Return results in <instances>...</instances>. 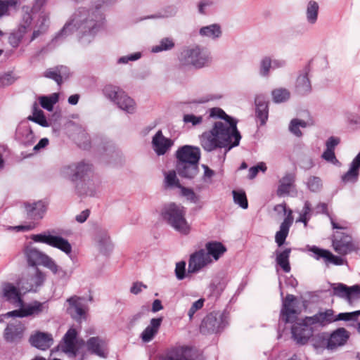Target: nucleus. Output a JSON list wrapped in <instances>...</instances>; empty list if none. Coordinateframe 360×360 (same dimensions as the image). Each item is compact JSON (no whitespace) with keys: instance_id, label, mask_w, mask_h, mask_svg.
<instances>
[{"instance_id":"f257e3e1","label":"nucleus","mask_w":360,"mask_h":360,"mask_svg":"<svg viewBox=\"0 0 360 360\" xmlns=\"http://www.w3.org/2000/svg\"><path fill=\"white\" fill-rule=\"evenodd\" d=\"M210 117L221 118L223 121L215 122L212 129L205 131L200 136L202 148L211 152L222 148H228V150H230L238 146L241 136L237 129V121L218 108L211 109Z\"/></svg>"},{"instance_id":"f03ea898","label":"nucleus","mask_w":360,"mask_h":360,"mask_svg":"<svg viewBox=\"0 0 360 360\" xmlns=\"http://www.w3.org/2000/svg\"><path fill=\"white\" fill-rule=\"evenodd\" d=\"M103 20L104 18L98 11V6L94 10L79 8L57 34L54 40L57 41L77 31L79 42L84 45L88 44L92 41L100 30Z\"/></svg>"},{"instance_id":"7ed1b4c3","label":"nucleus","mask_w":360,"mask_h":360,"mask_svg":"<svg viewBox=\"0 0 360 360\" xmlns=\"http://www.w3.org/2000/svg\"><path fill=\"white\" fill-rule=\"evenodd\" d=\"M177 160L176 169L183 178L193 179L198 173L200 150L198 147L185 145L176 152Z\"/></svg>"},{"instance_id":"20e7f679","label":"nucleus","mask_w":360,"mask_h":360,"mask_svg":"<svg viewBox=\"0 0 360 360\" xmlns=\"http://www.w3.org/2000/svg\"><path fill=\"white\" fill-rule=\"evenodd\" d=\"M162 216L175 231L184 235L189 233L191 227L185 217L186 209L182 205L173 202L165 205Z\"/></svg>"},{"instance_id":"39448f33","label":"nucleus","mask_w":360,"mask_h":360,"mask_svg":"<svg viewBox=\"0 0 360 360\" xmlns=\"http://www.w3.org/2000/svg\"><path fill=\"white\" fill-rule=\"evenodd\" d=\"M92 165L84 162L72 163L62 167L60 170L61 175L72 182L77 183L75 187L79 195H92V192H89L80 186V183L77 181H85L86 176H88L91 172Z\"/></svg>"},{"instance_id":"423d86ee","label":"nucleus","mask_w":360,"mask_h":360,"mask_svg":"<svg viewBox=\"0 0 360 360\" xmlns=\"http://www.w3.org/2000/svg\"><path fill=\"white\" fill-rule=\"evenodd\" d=\"M210 60L209 51L199 46L184 50L180 56V62L182 65H191L195 68L207 66Z\"/></svg>"},{"instance_id":"0eeeda50","label":"nucleus","mask_w":360,"mask_h":360,"mask_svg":"<svg viewBox=\"0 0 360 360\" xmlns=\"http://www.w3.org/2000/svg\"><path fill=\"white\" fill-rule=\"evenodd\" d=\"M103 92L106 98L113 101L119 108L127 113H134L136 110V103L134 101L130 98L120 87L106 85L103 89Z\"/></svg>"},{"instance_id":"6e6552de","label":"nucleus","mask_w":360,"mask_h":360,"mask_svg":"<svg viewBox=\"0 0 360 360\" xmlns=\"http://www.w3.org/2000/svg\"><path fill=\"white\" fill-rule=\"evenodd\" d=\"M25 255L29 264L32 266L41 264L49 269L54 274L64 275V271L56 264L55 261L47 255L34 248H28Z\"/></svg>"},{"instance_id":"1a4fd4ad","label":"nucleus","mask_w":360,"mask_h":360,"mask_svg":"<svg viewBox=\"0 0 360 360\" xmlns=\"http://www.w3.org/2000/svg\"><path fill=\"white\" fill-rule=\"evenodd\" d=\"M228 325V316L224 313L211 312L202 321L200 333L205 335L221 332Z\"/></svg>"},{"instance_id":"9d476101","label":"nucleus","mask_w":360,"mask_h":360,"mask_svg":"<svg viewBox=\"0 0 360 360\" xmlns=\"http://www.w3.org/2000/svg\"><path fill=\"white\" fill-rule=\"evenodd\" d=\"M31 239L36 243H45L59 249L67 255H70L72 252V246L67 239L59 236L51 234L50 232L32 235Z\"/></svg>"},{"instance_id":"9b49d317","label":"nucleus","mask_w":360,"mask_h":360,"mask_svg":"<svg viewBox=\"0 0 360 360\" xmlns=\"http://www.w3.org/2000/svg\"><path fill=\"white\" fill-rule=\"evenodd\" d=\"M306 317L302 322L295 323L291 327L292 339L299 345H305L313 337L314 328Z\"/></svg>"},{"instance_id":"f8f14e48","label":"nucleus","mask_w":360,"mask_h":360,"mask_svg":"<svg viewBox=\"0 0 360 360\" xmlns=\"http://www.w3.org/2000/svg\"><path fill=\"white\" fill-rule=\"evenodd\" d=\"M308 250L311 252V257L318 261H322L326 266L330 264L341 266L346 263V260L341 257L333 255L330 250L319 248L316 245L308 246Z\"/></svg>"},{"instance_id":"ddd939ff","label":"nucleus","mask_w":360,"mask_h":360,"mask_svg":"<svg viewBox=\"0 0 360 360\" xmlns=\"http://www.w3.org/2000/svg\"><path fill=\"white\" fill-rule=\"evenodd\" d=\"M332 245L334 250L341 255H348L357 249L351 236L338 231L333 236Z\"/></svg>"},{"instance_id":"4468645a","label":"nucleus","mask_w":360,"mask_h":360,"mask_svg":"<svg viewBox=\"0 0 360 360\" xmlns=\"http://www.w3.org/2000/svg\"><path fill=\"white\" fill-rule=\"evenodd\" d=\"M212 262V259L206 254L205 250L195 251L190 255L188 274H196Z\"/></svg>"},{"instance_id":"2eb2a0df","label":"nucleus","mask_w":360,"mask_h":360,"mask_svg":"<svg viewBox=\"0 0 360 360\" xmlns=\"http://www.w3.org/2000/svg\"><path fill=\"white\" fill-rule=\"evenodd\" d=\"M26 327L21 322L8 323L4 331V338L9 343H19L24 337Z\"/></svg>"},{"instance_id":"dca6fc26","label":"nucleus","mask_w":360,"mask_h":360,"mask_svg":"<svg viewBox=\"0 0 360 360\" xmlns=\"http://www.w3.org/2000/svg\"><path fill=\"white\" fill-rule=\"evenodd\" d=\"M332 290L334 295L345 298L349 303L352 302V299L360 298V285H359L348 287L343 283H335L332 285Z\"/></svg>"},{"instance_id":"f3484780","label":"nucleus","mask_w":360,"mask_h":360,"mask_svg":"<svg viewBox=\"0 0 360 360\" xmlns=\"http://www.w3.org/2000/svg\"><path fill=\"white\" fill-rule=\"evenodd\" d=\"M30 344L40 350H46L53 344V338L51 333L35 331L29 338Z\"/></svg>"},{"instance_id":"a211bd4d","label":"nucleus","mask_w":360,"mask_h":360,"mask_svg":"<svg viewBox=\"0 0 360 360\" xmlns=\"http://www.w3.org/2000/svg\"><path fill=\"white\" fill-rule=\"evenodd\" d=\"M1 297L5 301L15 305V307H22L23 304V300L21 298L19 290L10 283H3Z\"/></svg>"},{"instance_id":"6ab92c4d","label":"nucleus","mask_w":360,"mask_h":360,"mask_svg":"<svg viewBox=\"0 0 360 360\" xmlns=\"http://www.w3.org/2000/svg\"><path fill=\"white\" fill-rule=\"evenodd\" d=\"M173 144V141L165 137L161 130L158 131L152 139L153 148L158 155H165Z\"/></svg>"},{"instance_id":"aec40b11","label":"nucleus","mask_w":360,"mask_h":360,"mask_svg":"<svg viewBox=\"0 0 360 360\" xmlns=\"http://www.w3.org/2000/svg\"><path fill=\"white\" fill-rule=\"evenodd\" d=\"M295 299L293 295L288 294L283 302V306L281 310V318L285 323L292 322L296 319L297 313L293 304Z\"/></svg>"},{"instance_id":"412c9836","label":"nucleus","mask_w":360,"mask_h":360,"mask_svg":"<svg viewBox=\"0 0 360 360\" xmlns=\"http://www.w3.org/2000/svg\"><path fill=\"white\" fill-rule=\"evenodd\" d=\"M77 336V332L76 329L70 328L63 338V345L62 346V350L72 357H75L77 355L78 350L76 348Z\"/></svg>"},{"instance_id":"4be33fe9","label":"nucleus","mask_w":360,"mask_h":360,"mask_svg":"<svg viewBox=\"0 0 360 360\" xmlns=\"http://www.w3.org/2000/svg\"><path fill=\"white\" fill-rule=\"evenodd\" d=\"M80 300V297L75 296L70 297L67 300L70 304L68 311L72 318L77 321H81L82 319H85L86 311V307L79 302Z\"/></svg>"},{"instance_id":"5701e85b","label":"nucleus","mask_w":360,"mask_h":360,"mask_svg":"<svg viewBox=\"0 0 360 360\" xmlns=\"http://www.w3.org/2000/svg\"><path fill=\"white\" fill-rule=\"evenodd\" d=\"M349 333L344 328H340L333 331L328 338V349L334 350L338 347L343 346L349 339Z\"/></svg>"},{"instance_id":"b1692460","label":"nucleus","mask_w":360,"mask_h":360,"mask_svg":"<svg viewBox=\"0 0 360 360\" xmlns=\"http://www.w3.org/2000/svg\"><path fill=\"white\" fill-rule=\"evenodd\" d=\"M296 176L295 173L287 172L279 180V185L276 191V194L279 197L288 195L290 191L295 188Z\"/></svg>"},{"instance_id":"393cba45","label":"nucleus","mask_w":360,"mask_h":360,"mask_svg":"<svg viewBox=\"0 0 360 360\" xmlns=\"http://www.w3.org/2000/svg\"><path fill=\"white\" fill-rule=\"evenodd\" d=\"M292 222V211L289 210L288 216L284 219L283 221L280 225L279 231H277L275 235V241L278 247H281L285 243Z\"/></svg>"},{"instance_id":"a878e982","label":"nucleus","mask_w":360,"mask_h":360,"mask_svg":"<svg viewBox=\"0 0 360 360\" xmlns=\"http://www.w3.org/2000/svg\"><path fill=\"white\" fill-rule=\"evenodd\" d=\"M69 75V68L64 65L49 68L44 72V77L54 80L59 86L63 83V79H67Z\"/></svg>"},{"instance_id":"bb28decb","label":"nucleus","mask_w":360,"mask_h":360,"mask_svg":"<svg viewBox=\"0 0 360 360\" xmlns=\"http://www.w3.org/2000/svg\"><path fill=\"white\" fill-rule=\"evenodd\" d=\"M306 320L311 325L326 326L335 321V317L333 309H326L324 311H319L312 316H307Z\"/></svg>"},{"instance_id":"cd10ccee","label":"nucleus","mask_w":360,"mask_h":360,"mask_svg":"<svg viewBox=\"0 0 360 360\" xmlns=\"http://www.w3.org/2000/svg\"><path fill=\"white\" fill-rule=\"evenodd\" d=\"M256 116L260 121V124L264 125L268 120L269 108L268 103L263 95H258L255 98Z\"/></svg>"},{"instance_id":"c85d7f7f","label":"nucleus","mask_w":360,"mask_h":360,"mask_svg":"<svg viewBox=\"0 0 360 360\" xmlns=\"http://www.w3.org/2000/svg\"><path fill=\"white\" fill-rule=\"evenodd\" d=\"M25 207L27 217L34 220L41 219L46 210V205L41 200L32 204L25 203Z\"/></svg>"},{"instance_id":"c756f323","label":"nucleus","mask_w":360,"mask_h":360,"mask_svg":"<svg viewBox=\"0 0 360 360\" xmlns=\"http://www.w3.org/2000/svg\"><path fill=\"white\" fill-rule=\"evenodd\" d=\"M162 321V318H154L150 320V324L141 334V338L143 342H149L158 332Z\"/></svg>"},{"instance_id":"7c9ffc66","label":"nucleus","mask_w":360,"mask_h":360,"mask_svg":"<svg viewBox=\"0 0 360 360\" xmlns=\"http://www.w3.org/2000/svg\"><path fill=\"white\" fill-rule=\"evenodd\" d=\"M226 248L220 242L211 241L205 244V251L210 258L217 261L226 252Z\"/></svg>"},{"instance_id":"2f4dec72","label":"nucleus","mask_w":360,"mask_h":360,"mask_svg":"<svg viewBox=\"0 0 360 360\" xmlns=\"http://www.w3.org/2000/svg\"><path fill=\"white\" fill-rule=\"evenodd\" d=\"M291 248H285L283 250H277L275 251L276 262L285 273H289L291 270L290 264V256Z\"/></svg>"},{"instance_id":"473e14b6","label":"nucleus","mask_w":360,"mask_h":360,"mask_svg":"<svg viewBox=\"0 0 360 360\" xmlns=\"http://www.w3.org/2000/svg\"><path fill=\"white\" fill-rule=\"evenodd\" d=\"M22 309L23 313L22 316H24V317L30 316H35L41 314L44 310H47L48 306L46 302L34 301L25 306L22 304Z\"/></svg>"},{"instance_id":"72a5a7b5","label":"nucleus","mask_w":360,"mask_h":360,"mask_svg":"<svg viewBox=\"0 0 360 360\" xmlns=\"http://www.w3.org/2000/svg\"><path fill=\"white\" fill-rule=\"evenodd\" d=\"M191 352L188 347H176L171 350L162 360H193Z\"/></svg>"},{"instance_id":"f704fd0d","label":"nucleus","mask_w":360,"mask_h":360,"mask_svg":"<svg viewBox=\"0 0 360 360\" xmlns=\"http://www.w3.org/2000/svg\"><path fill=\"white\" fill-rule=\"evenodd\" d=\"M304 71V73L300 75L296 81V90L298 94L302 95L309 93L311 89L310 81L308 78L309 67L306 66Z\"/></svg>"},{"instance_id":"c9c22d12","label":"nucleus","mask_w":360,"mask_h":360,"mask_svg":"<svg viewBox=\"0 0 360 360\" xmlns=\"http://www.w3.org/2000/svg\"><path fill=\"white\" fill-rule=\"evenodd\" d=\"M17 135L21 142L25 146H30L34 141V135L28 124H23L17 129Z\"/></svg>"},{"instance_id":"e433bc0d","label":"nucleus","mask_w":360,"mask_h":360,"mask_svg":"<svg viewBox=\"0 0 360 360\" xmlns=\"http://www.w3.org/2000/svg\"><path fill=\"white\" fill-rule=\"evenodd\" d=\"M319 10V4L314 0H309L306 8V18L309 23L314 24L316 22Z\"/></svg>"},{"instance_id":"4c0bfd02","label":"nucleus","mask_w":360,"mask_h":360,"mask_svg":"<svg viewBox=\"0 0 360 360\" xmlns=\"http://www.w3.org/2000/svg\"><path fill=\"white\" fill-rule=\"evenodd\" d=\"M199 33L202 37L216 39L221 35V30L219 25L212 24L200 28Z\"/></svg>"},{"instance_id":"58836bf2","label":"nucleus","mask_w":360,"mask_h":360,"mask_svg":"<svg viewBox=\"0 0 360 360\" xmlns=\"http://www.w3.org/2000/svg\"><path fill=\"white\" fill-rule=\"evenodd\" d=\"M28 120L37 123L41 127H49V123L44 116V112L39 109L37 103L32 106V115L28 117Z\"/></svg>"},{"instance_id":"ea45409f","label":"nucleus","mask_w":360,"mask_h":360,"mask_svg":"<svg viewBox=\"0 0 360 360\" xmlns=\"http://www.w3.org/2000/svg\"><path fill=\"white\" fill-rule=\"evenodd\" d=\"M86 345L89 351L99 356H105V353L101 345V340L98 338L93 337L89 338Z\"/></svg>"},{"instance_id":"a19ab883","label":"nucleus","mask_w":360,"mask_h":360,"mask_svg":"<svg viewBox=\"0 0 360 360\" xmlns=\"http://www.w3.org/2000/svg\"><path fill=\"white\" fill-rule=\"evenodd\" d=\"M273 101L274 103H280L288 101L290 98V93L285 88H278L271 92Z\"/></svg>"},{"instance_id":"79ce46f5","label":"nucleus","mask_w":360,"mask_h":360,"mask_svg":"<svg viewBox=\"0 0 360 360\" xmlns=\"http://www.w3.org/2000/svg\"><path fill=\"white\" fill-rule=\"evenodd\" d=\"M58 101V96L57 94H53L51 96H41L39 98L40 105L41 107L48 111H52L54 104Z\"/></svg>"},{"instance_id":"37998d69","label":"nucleus","mask_w":360,"mask_h":360,"mask_svg":"<svg viewBox=\"0 0 360 360\" xmlns=\"http://www.w3.org/2000/svg\"><path fill=\"white\" fill-rule=\"evenodd\" d=\"M30 287L27 288L29 291L35 290V288L41 285L44 281V275L38 269L35 270L33 275L30 276Z\"/></svg>"},{"instance_id":"c03bdc74","label":"nucleus","mask_w":360,"mask_h":360,"mask_svg":"<svg viewBox=\"0 0 360 360\" xmlns=\"http://www.w3.org/2000/svg\"><path fill=\"white\" fill-rule=\"evenodd\" d=\"M174 46L173 40L170 38L162 39L158 45L152 47V52L158 53L163 51H167Z\"/></svg>"},{"instance_id":"a18cd8bd","label":"nucleus","mask_w":360,"mask_h":360,"mask_svg":"<svg viewBox=\"0 0 360 360\" xmlns=\"http://www.w3.org/2000/svg\"><path fill=\"white\" fill-rule=\"evenodd\" d=\"M311 206L309 201H305L302 212L297 221L302 222L304 226H307L308 221L311 218Z\"/></svg>"},{"instance_id":"49530a36","label":"nucleus","mask_w":360,"mask_h":360,"mask_svg":"<svg viewBox=\"0 0 360 360\" xmlns=\"http://www.w3.org/2000/svg\"><path fill=\"white\" fill-rule=\"evenodd\" d=\"M233 196L234 202L238 205L243 209H247L248 207V202L245 193L243 191H233Z\"/></svg>"},{"instance_id":"de8ad7c7","label":"nucleus","mask_w":360,"mask_h":360,"mask_svg":"<svg viewBox=\"0 0 360 360\" xmlns=\"http://www.w3.org/2000/svg\"><path fill=\"white\" fill-rule=\"evenodd\" d=\"M25 32L18 28L17 32L10 34L8 37V42L13 48H17L21 42Z\"/></svg>"},{"instance_id":"09e8293b","label":"nucleus","mask_w":360,"mask_h":360,"mask_svg":"<svg viewBox=\"0 0 360 360\" xmlns=\"http://www.w3.org/2000/svg\"><path fill=\"white\" fill-rule=\"evenodd\" d=\"M307 186L311 192H318L322 187V181L318 176H311L307 179Z\"/></svg>"},{"instance_id":"8fccbe9b","label":"nucleus","mask_w":360,"mask_h":360,"mask_svg":"<svg viewBox=\"0 0 360 360\" xmlns=\"http://www.w3.org/2000/svg\"><path fill=\"white\" fill-rule=\"evenodd\" d=\"M165 181L167 186L169 187L176 186L179 188L181 186L179 184V181L176 177V172L174 170L169 171L166 174Z\"/></svg>"},{"instance_id":"3c124183","label":"nucleus","mask_w":360,"mask_h":360,"mask_svg":"<svg viewBox=\"0 0 360 360\" xmlns=\"http://www.w3.org/2000/svg\"><path fill=\"white\" fill-rule=\"evenodd\" d=\"M181 194L185 197L188 200L191 202L197 203L199 200V197L195 193L193 189L181 186Z\"/></svg>"},{"instance_id":"603ef678","label":"nucleus","mask_w":360,"mask_h":360,"mask_svg":"<svg viewBox=\"0 0 360 360\" xmlns=\"http://www.w3.org/2000/svg\"><path fill=\"white\" fill-rule=\"evenodd\" d=\"M41 22L40 25L39 26V28L37 30H34L30 41H34L37 37H39L40 35L43 34L46 32L48 25L46 24L47 18L45 15L41 16Z\"/></svg>"},{"instance_id":"864d4df0","label":"nucleus","mask_w":360,"mask_h":360,"mask_svg":"<svg viewBox=\"0 0 360 360\" xmlns=\"http://www.w3.org/2000/svg\"><path fill=\"white\" fill-rule=\"evenodd\" d=\"M175 275L179 281L184 279L188 275L186 272V262L181 261L176 264Z\"/></svg>"},{"instance_id":"5fc2aeb1","label":"nucleus","mask_w":360,"mask_h":360,"mask_svg":"<svg viewBox=\"0 0 360 360\" xmlns=\"http://www.w3.org/2000/svg\"><path fill=\"white\" fill-rule=\"evenodd\" d=\"M313 345L315 348H326L328 349V338L324 334H319L313 339Z\"/></svg>"},{"instance_id":"6e6d98bb","label":"nucleus","mask_w":360,"mask_h":360,"mask_svg":"<svg viewBox=\"0 0 360 360\" xmlns=\"http://www.w3.org/2000/svg\"><path fill=\"white\" fill-rule=\"evenodd\" d=\"M271 68V60L266 57L263 58L260 63L259 73L263 77L269 75V70Z\"/></svg>"},{"instance_id":"4d7b16f0","label":"nucleus","mask_w":360,"mask_h":360,"mask_svg":"<svg viewBox=\"0 0 360 360\" xmlns=\"http://www.w3.org/2000/svg\"><path fill=\"white\" fill-rule=\"evenodd\" d=\"M204 302H205V300L200 298L192 304V305L188 312V316L190 320L193 319V316L197 311L201 309L203 307Z\"/></svg>"},{"instance_id":"13d9d810","label":"nucleus","mask_w":360,"mask_h":360,"mask_svg":"<svg viewBox=\"0 0 360 360\" xmlns=\"http://www.w3.org/2000/svg\"><path fill=\"white\" fill-rule=\"evenodd\" d=\"M32 22V16L30 12H25L22 16V22L19 27L20 30L27 32V30L30 28Z\"/></svg>"},{"instance_id":"bf43d9fd","label":"nucleus","mask_w":360,"mask_h":360,"mask_svg":"<svg viewBox=\"0 0 360 360\" xmlns=\"http://www.w3.org/2000/svg\"><path fill=\"white\" fill-rule=\"evenodd\" d=\"M266 169L265 163L260 162L257 166L252 167L249 169L248 178L250 179H253L257 175L259 171L264 172Z\"/></svg>"},{"instance_id":"052dcab7","label":"nucleus","mask_w":360,"mask_h":360,"mask_svg":"<svg viewBox=\"0 0 360 360\" xmlns=\"http://www.w3.org/2000/svg\"><path fill=\"white\" fill-rule=\"evenodd\" d=\"M201 116H195L192 114L185 115L184 116V122L186 123H192L193 125H197L202 122Z\"/></svg>"},{"instance_id":"680f3d73","label":"nucleus","mask_w":360,"mask_h":360,"mask_svg":"<svg viewBox=\"0 0 360 360\" xmlns=\"http://www.w3.org/2000/svg\"><path fill=\"white\" fill-rule=\"evenodd\" d=\"M322 158L328 162L335 163L338 162L336 159L334 150L330 149H326V150L322 154Z\"/></svg>"},{"instance_id":"e2e57ef3","label":"nucleus","mask_w":360,"mask_h":360,"mask_svg":"<svg viewBox=\"0 0 360 360\" xmlns=\"http://www.w3.org/2000/svg\"><path fill=\"white\" fill-rule=\"evenodd\" d=\"M141 57L140 53H135L127 56H122L118 59L119 63H127L129 60H136Z\"/></svg>"},{"instance_id":"0e129e2a","label":"nucleus","mask_w":360,"mask_h":360,"mask_svg":"<svg viewBox=\"0 0 360 360\" xmlns=\"http://www.w3.org/2000/svg\"><path fill=\"white\" fill-rule=\"evenodd\" d=\"M143 288H147V286L141 282H135L130 288L131 293L138 295L142 291Z\"/></svg>"},{"instance_id":"69168bd1","label":"nucleus","mask_w":360,"mask_h":360,"mask_svg":"<svg viewBox=\"0 0 360 360\" xmlns=\"http://www.w3.org/2000/svg\"><path fill=\"white\" fill-rule=\"evenodd\" d=\"M340 143V139L338 137L330 136L326 141V146L327 149H330L332 150H335V146H337Z\"/></svg>"},{"instance_id":"338daca9","label":"nucleus","mask_w":360,"mask_h":360,"mask_svg":"<svg viewBox=\"0 0 360 360\" xmlns=\"http://www.w3.org/2000/svg\"><path fill=\"white\" fill-rule=\"evenodd\" d=\"M355 315L353 314V312H349V313H340L337 317H335V321L339 320L342 321H349L352 319H354Z\"/></svg>"},{"instance_id":"774afa93","label":"nucleus","mask_w":360,"mask_h":360,"mask_svg":"<svg viewBox=\"0 0 360 360\" xmlns=\"http://www.w3.org/2000/svg\"><path fill=\"white\" fill-rule=\"evenodd\" d=\"M0 79L4 85H10L14 82V79L11 73L4 74L0 77Z\"/></svg>"}]
</instances>
